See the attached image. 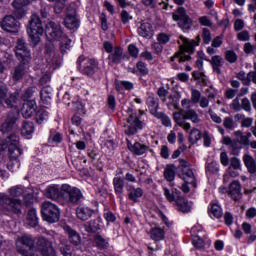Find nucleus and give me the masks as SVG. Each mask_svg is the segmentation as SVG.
Masks as SVG:
<instances>
[{
    "mask_svg": "<svg viewBox=\"0 0 256 256\" xmlns=\"http://www.w3.org/2000/svg\"><path fill=\"white\" fill-rule=\"evenodd\" d=\"M45 34L48 41H60L61 53H67L71 49V39L67 35L63 34V28L61 24H57L50 21L46 24Z\"/></svg>",
    "mask_w": 256,
    "mask_h": 256,
    "instance_id": "obj_1",
    "label": "nucleus"
},
{
    "mask_svg": "<svg viewBox=\"0 0 256 256\" xmlns=\"http://www.w3.org/2000/svg\"><path fill=\"white\" fill-rule=\"evenodd\" d=\"M8 151H9V162L7 167L9 171L15 172L21 167V162L19 157L23 155V150L21 149V144H19V136L12 135L7 139Z\"/></svg>",
    "mask_w": 256,
    "mask_h": 256,
    "instance_id": "obj_2",
    "label": "nucleus"
},
{
    "mask_svg": "<svg viewBox=\"0 0 256 256\" xmlns=\"http://www.w3.org/2000/svg\"><path fill=\"white\" fill-rule=\"evenodd\" d=\"M178 44L180 50L175 53L171 60L178 61V63H185V61H189L191 59V57L185 53H193V51H195V47H198L199 45V36L196 40H190L184 36H180Z\"/></svg>",
    "mask_w": 256,
    "mask_h": 256,
    "instance_id": "obj_3",
    "label": "nucleus"
},
{
    "mask_svg": "<svg viewBox=\"0 0 256 256\" xmlns=\"http://www.w3.org/2000/svg\"><path fill=\"white\" fill-rule=\"evenodd\" d=\"M27 33L34 47H36V45H39V43H41V37H43V33H45V29L43 28V23L41 22V18L37 14H32L30 21L27 25Z\"/></svg>",
    "mask_w": 256,
    "mask_h": 256,
    "instance_id": "obj_4",
    "label": "nucleus"
},
{
    "mask_svg": "<svg viewBox=\"0 0 256 256\" xmlns=\"http://www.w3.org/2000/svg\"><path fill=\"white\" fill-rule=\"evenodd\" d=\"M16 251L23 256L35 255V240L29 234L18 236L15 240Z\"/></svg>",
    "mask_w": 256,
    "mask_h": 256,
    "instance_id": "obj_5",
    "label": "nucleus"
},
{
    "mask_svg": "<svg viewBox=\"0 0 256 256\" xmlns=\"http://www.w3.org/2000/svg\"><path fill=\"white\" fill-rule=\"evenodd\" d=\"M21 207H23V201H21V199L11 198L8 195L0 194V208L3 213L21 215Z\"/></svg>",
    "mask_w": 256,
    "mask_h": 256,
    "instance_id": "obj_6",
    "label": "nucleus"
},
{
    "mask_svg": "<svg viewBox=\"0 0 256 256\" xmlns=\"http://www.w3.org/2000/svg\"><path fill=\"white\" fill-rule=\"evenodd\" d=\"M143 113L140 111V113L132 112L128 118L127 123L125 125L124 133L125 135H135L139 131L143 129V121H141V116Z\"/></svg>",
    "mask_w": 256,
    "mask_h": 256,
    "instance_id": "obj_7",
    "label": "nucleus"
},
{
    "mask_svg": "<svg viewBox=\"0 0 256 256\" xmlns=\"http://www.w3.org/2000/svg\"><path fill=\"white\" fill-rule=\"evenodd\" d=\"M62 198L67 203H72L73 205H78V203L83 198V192L77 187H72L69 184H62Z\"/></svg>",
    "mask_w": 256,
    "mask_h": 256,
    "instance_id": "obj_8",
    "label": "nucleus"
},
{
    "mask_svg": "<svg viewBox=\"0 0 256 256\" xmlns=\"http://www.w3.org/2000/svg\"><path fill=\"white\" fill-rule=\"evenodd\" d=\"M41 213L42 219L48 223H57L61 217L59 207L49 201L42 204Z\"/></svg>",
    "mask_w": 256,
    "mask_h": 256,
    "instance_id": "obj_9",
    "label": "nucleus"
},
{
    "mask_svg": "<svg viewBox=\"0 0 256 256\" xmlns=\"http://www.w3.org/2000/svg\"><path fill=\"white\" fill-rule=\"evenodd\" d=\"M104 51L106 53H109L108 55V65H119L121 61L123 60V48L116 46H113V43L110 41H105L103 43Z\"/></svg>",
    "mask_w": 256,
    "mask_h": 256,
    "instance_id": "obj_10",
    "label": "nucleus"
},
{
    "mask_svg": "<svg viewBox=\"0 0 256 256\" xmlns=\"http://www.w3.org/2000/svg\"><path fill=\"white\" fill-rule=\"evenodd\" d=\"M5 103L9 109H13L14 112H10L8 117H15V123H17V117H19V111H21V99H19V92L9 94L4 97L2 103Z\"/></svg>",
    "mask_w": 256,
    "mask_h": 256,
    "instance_id": "obj_11",
    "label": "nucleus"
},
{
    "mask_svg": "<svg viewBox=\"0 0 256 256\" xmlns=\"http://www.w3.org/2000/svg\"><path fill=\"white\" fill-rule=\"evenodd\" d=\"M78 67H82V73L91 77L97 73L99 69V63L93 58H85V56H80L77 59Z\"/></svg>",
    "mask_w": 256,
    "mask_h": 256,
    "instance_id": "obj_12",
    "label": "nucleus"
},
{
    "mask_svg": "<svg viewBox=\"0 0 256 256\" xmlns=\"http://www.w3.org/2000/svg\"><path fill=\"white\" fill-rule=\"evenodd\" d=\"M172 17L178 23L180 29L184 31H189L193 27V20L187 15V10L183 7L178 8Z\"/></svg>",
    "mask_w": 256,
    "mask_h": 256,
    "instance_id": "obj_13",
    "label": "nucleus"
},
{
    "mask_svg": "<svg viewBox=\"0 0 256 256\" xmlns=\"http://www.w3.org/2000/svg\"><path fill=\"white\" fill-rule=\"evenodd\" d=\"M37 250L43 256H57L53 243L45 237H40L37 241Z\"/></svg>",
    "mask_w": 256,
    "mask_h": 256,
    "instance_id": "obj_14",
    "label": "nucleus"
},
{
    "mask_svg": "<svg viewBox=\"0 0 256 256\" xmlns=\"http://www.w3.org/2000/svg\"><path fill=\"white\" fill-rule=\"evenodd\" d=\"M16 56L21 63H31V51L27 49L25 40H18L16 45Z\"/></svg>",
    "mask_w": 256,
    "mask_h": 256,
    "instance_id": "obj_15",
    "label": "nucleus"
},
{
    "mask_svg": "<svg viewBox=\"0 0 256 256\" xmlns=\"http://www.w3.org/2000/svg\"><path fill=\"white\" fill-rule=\"evenodd\" d=\"M180 169V179H183L184 183H190V185H192L193 187H197V182L195 181V174L193 173V170L189 168L185 160H182Z\"/></svg>",
    "mask_w": 256,
    "mask_h": 256,
    "instance_id": "obj_16",
    "label": "nucleus"
},
{
    "mask_svg": "<svg viewBox=\"0 0 256 256\" xmlns=\"http://www.w3.org/2000/svg\"><path fill=\"white\" fill-rule=\"evenodd\" d=\"M0 27L7 33H19V22L11 15L3 18L0 22Z\"/></svg>",
    "mask_w": 256,
    "mask_h": 256,
    "instance_id": "obj_17",
    "label": "nucleus"
},
{
    "mask_svg": "<svg viewBox=\"0 0 256 256\" xmlns=\"http://www.w3.org/2000/svg\"><path fill=\"white\" fill-rule=\"evenodd\" d=\"M64 25L66 29H79V18H77V10L68 9L66 17L64 19Z\"/></svg>",
    "mask_w": 256,
    "mask_h": 256,
    "instance_id": "obj_18",
    "label": "nucleus"
},
{
    "mask_svg": "<svg viewBox=\"0 0 256 256\" xmlns=\"http://www.w3.org/2000/svg\"><path fill=\"white\" fill-rule=\"evenodd\" d=\"M35 0H14L12 2V6L16 9L13 13L16 19H23L25 17V9L23 7H27V5H31V3Z\"/></svg>",
    "mask_w": 256,
    "mask_h": 256,
    "instance_id": "obj_19",
    "label": "nucleus"
},
{
    "mask_svg": "<svg viewBox=\"0 0 256 256\" xmlns=\"http://www.w3.org/2000/svg\"><path fill=\"white\" fill-rule=\"evenodd\" d=\"M173 119L176 125L184 129V131H189V129H191V124L187 122V115L185 114V110L181 109L178 112H174Z\"/></svg>",
    "mask_w": 256,
    "mask_h": 256,
    "instance_id": "obj_20",
    "label": "nucleus"
},
{
    "mask_svg": "<svg viewBox=\"0 0 256 256\" xmlns=\"http://www.w3.org/2000/svg\"><path fill=\"white\" fill-rule=\"evenodd\" d=\"M63 190L59 187V184H52L46 187L44 190V195L47 199H52L53 201H57L60 197H63Z\"/></svg>",
    "mask_w": 256,
    "mask_h": 256,
    "instance_id": "obj_21",
    "label": "nucleus"
},
{
    "mask_svg": "<svg viewBox=\"0 0 256 256\" xmlns=\"http://www.w3.org/2000/svg\"><path fill=\"white\" fill-rule=\"evenodd\" d=\"M8 193L11 195V197H24L25 200L33 199V194H31L27 188L21 185L11 187L8 190Z\"/></svg>",
    "mask_w": 256,
    "mask_h": 256,
    "instance_id": "obj_22",
    "label": "nucleus"
},
{
    "mask_svg": "<svg viewBox=\"0 0 256 256\" xmlns=\"http://www.w3.org/2000/svg\"><path fill=\"white\" fill-rule=\"evenodd\" d=\"M27 64L28 63L21 62V64L14 68L12 72L13 81H21V79L29 75V66H27Z\"/></svg>",
    "mask_w": 256,
    "mask_h": 256,
    "instance_id": "obj_23",
    "label": "nucleus"
},
{
    "mask_svg": "<svg viewBox=\"0 0 256 256\" xmlns=\"http://www.w3.org/2000/svg\"><path fill=\"white\" fill-rule=\"evenodd\" d=\"M35 111H37V102L35 100H29L23 103L21 113L25 119H31Z\"/></svg>",
    "mask_w": 256,
    "mask_h": 256,
    "instance_id": "obj_24",
    "label": "nucleus"
},
{
    "mask_svg": "<svg viewBox=\"0 0 256 256\" xmlns=\"http://www.w3.org/2000/svg\"><path fill=\"white\" fill-rule=\"evenodd\" d=\"M137 33L144 39H151L153 35H155V30H153V25H151V23L142 22L137 29Z\"/></svg>",
    "mask_w": 256,
    "mask_h": 256,
    "instance_id": "obj_25",
    "label": "nucleus"
},
{
    "mask_svg": "<svg viewBox=\"0 0 256 256\" xmlns=\"http://www.w3.org/2000/svg\"><path fill=\"white\" fill-rule=\"evenodd\" d=\"M65 233L68 235L69 242L73 247H76V249L81 248V235L78 234L77 231L74 229L70 228L69 226L64 227Z\"/></svg>",
    "mask_w": 256,
    "mask_h": 256,
    "instance_id": "obj_26",
    "label": "nucleus"
},
{
    "mask_svg": "<svg viewBox=\"0 0 256 256\" xmlns=\"http://www.w3.org/2000/svg\"><path fill=\"white\" fill-rule=\"evenodd\" d=\"M127 145H128L129 151H131L133 155L141 156V155H145V153L149 151V146L141 142H135L134 144H132L131 142H128Z\"/></svg>",
    "mask_w": 256,
    "mask_h": 256,
    "instance_id": "obj_27",
    "label": "nucleus"
},
{
    "mask_svg": "<svg viewBox=\"0 0 256 256\" xmlns=\"http://www.w3.org/2000/svg\"><path fill=\"white\" fill-rule=\"evenodd\" d=\"M228 195H230L234 201H239L241 197H243V194H241V184L239 181L235 180L230 184Z\"/></svg>",
    "mask_w": 256,
    "mask_h": 256,
    "instance_id": "obj_28",
    "label": "nucleus"
},
{
    "mask_svg": "<svg viewBox=\"0 0 256 256\" xmlns=\"http://www.w3.org/2000/svg\"><path fill=\"white\" fill-rule=\"evenodd\" d=\"M76 217L80 219V221H89V219L93 217V209L87 206H79L76 209Z\"/></svg>",
    "mask_w": 256,
    "mask_h": 256,
    "instance_id": "obj_29",
    "label": "nucleus"
},
{
    "mask_svg": "<svg viewBox=\"0 0 256 256\" xmlns=\"http://www.w3.org/2000/svg\"><path fill=\"white\" fill-rule=\"evenodd\" d=\"M243 163L248 171V173H251V175H255L256 173V162L255 158L253 156L246 154L243 156Z\"/></svg>",
    "mask_w": 256,
    "mask_h": 256,
    "instance_id": "obj_30",
    "label": "nucleus"
},
{
    "mask_svg": "<svg viewBox=\"0 0 256 256\" xmlns=\"http://www.w3.org/2000/svg\"><path fill=\"white\" fill-rule=\"evenodd\" d=\"M224 63L225 60H223V57L219 55L213 56L210 60V65L212 66L214 73H217V75H221V67H223Z\"/></svg>",
    "mask_w": 256,
    "mask_h": 256,
    "instance_id": "obj_31",
    "label": "nucleus"
},
{
    "mask_svg": "<svg viewBox=\"0 0 256 256\" xmlns=\"http://www.w3.org/2000/svg\"><path fill=\"white\" fill-rule=\"evenodd\" d=\"M149 235L152 241H163L165 239V230L160 227H153L150 229Z\"/></svg>",
    "mask_w": 256,
    "mask_h": 256,
    "instance_id": "obj_32",
    "label": "nucleus"
},
{
    "mask_svg": "<svg viewBox=\"0 0 256 256\" xmlns=\"http://www.w3.org/2000/svg\"><path fill=\"white\" fill-rule=\"evenodd\" d=\"M176 205H177L178 211H181V213L191 212V204H189V201L185 200V198L183 197L176 198Z\"/></svg>",
    "mask_w": 256,
    "mask_h": 256,
    "instance_id": "obj_33",
    "label": "nucleus"
},
{
    "mask_svg": "<svg viewBox=\"0 0 256 256\" xmlns=\"http://www.w3.org/2000/svg\"><path fill=\"white\" fill-rule=\"evenodd\" d=\"M33 133H35V124L33 122H24L21 128V135L27 139H31Z\"/></svg>",
    "mask_w": 256,
    "mask_h": 256,
    "instance_id": "obj_34",
    "label": "nucleus"
},
{
    "mask_svg": "<svg viewBox=\"0 0 256 256\" xmlns=\"http://www.w3.org/2000/svg\"><path fill=\"white\" fill-rule=\"evenodd\" d=\"M26 223L29 227H37L39 223V218H37V210L31 208L27 213Z\"/></svg>",
    "mask_w": 256,
    "mask_h": 256,
    "instance_id": "obj_35",
    "label": "nucleus"
},
{
    "mask_svg": "<svg viewBox=\"0 0 256 256\" xmlns=\"http://www.w3.org/2000/svg\"><path fill=\"white\" fill-rule=\"evenodd\" d=\"M113 185H114V191H115L116 195H118V197H121V195H123V189L125 187L123 178L115 177L113 179Z\"/></svg>",
    "mask_w": 256,
    "mask_h": 256,
    "instance_id": "obj_36",
    "label": "nucleus"
},
{
    "mask_svg": "<svg viewBox=\"0 0 256 256\" xmlns=\"http://www.w3.org/2000/svg\"><path fill=\"white\" fill-rule=\"evenodd\" d=\"M210 217H214L215 219H221L223 217V209L219 204H211V208L209 209Z\"/></svg>",
    "mask_w": 256,
    "mask_h": 256,
    "instance_id": "obj_37",
    "label": "nucleus"
},
{
    "mask_svg": "<svg viewBox=\"0 0 256 256\" xmlns=\"http://www.w3.org/2000/svg\"><path fill=\"white\" fill-rule=\"evenodd\" d=\"M94 243L98 249H107L109 247V239H105L99 234L94 236Z\"/></svg>",
    "mask_w": 256,
    "mask_h": 256,
    "instance_id": "obj_38",
    "label": "nucleus"
},
{
    "mask_svg": "<svg viewBox=\"0 0 256 256\" xmlns=\"http://www.w3.org/2000/svg\"><path fill=\"white\" fill-rule=\"evenodd\" d=\"M63 141V135L59 132H50V136L48 138L49 145H52V147H55V145H59Z\"/></svg>",
    "mask_w": 256,
    "mask_h": 256,
    "instance_id": "obj_39",
    "label": "nucleus"
},
{
    "mask_svg": "<svg viewBox=\"0 0 256 256\" xmlns=\"http://www.w3.org/2000/svg\"><path fill=\"white\" fill-rule=\"evenodd\" d=\"M185 115H186V121H191L192 123H200L201 118H199V114H197V111L194 109H188L185 110Z\"/></svg>",
    "mask_w": 256,
    "mask_h": 256,
    "instance_id": "obj_40",
    "label": "nucleus"
},
{
    "mask_svg": "<svg viewBox=\"0 0 256 256\" xmlns=\"http://www.w3.org/2000/svg\"><path fill=\"white\" fill-rule=\"evenodd\" d=\"M49 119V112L45 110V108H40L36 112V123H39L41 125L42 123H45Z\"/></svg>",
    "mask_w": 256,
    "mask_h": 256,
    "instance_id": "obj_41",
    "label": "nucleus"
},
{
    "mask_svg": "<svg viewBox=\"0 0 256 256\" xmlns=\"http://www.w3.org/2000/svg\"><path fill=\"white\" fill-rule=\"evenodd\" d=\"M141 197H143V189L141 188H133L128 194V199L134 203H137Z\"/></svg>",
    "mask_w": 256,
    "mask_h": 256,
    "instance_id": "obj_42",
    "label": "nucleus"
},
{
    "mask_svg": "<svg viewBox=\"0 0 256 256\" xmlns=\"http://www.w3.org/2000/svg\"><path fill=\"white\" fill-rule=\"evenodd\" d=\"M84 227L87 233H95V231H99V229H101V225H99L97 220H91L88 224L84 225Z\"/></svg>",
    "mask_w": 256,
    "mask_h": 256,
    "instance_id": "obj_43",
    "label": "nucleus"
},
{
    "mask_svg": "<svg viewBox=\"0 0 256 256\" xmlns=\"http://www.w3.org/2000/svg\"><path fill=\"white\" fill-rule=\"evenodd\" d=\"M41 101L46 105L51 103V88L44 87L40 92Z\"/></svg>",
    "mask_w": 256,
    "mask_h": 256,
    "instance_id": "obj_44",
    "label": "nucleus"
},
{
    "mask_svg": "<svg viewBox=\"0 0 256 256\" xmlns=\"http://www.w3.org/2000/svg\"><path fill=\"white\" fill-rule=\"evenodd\" d=\"M206 173H208L209 175L219 173V163L217 161L206 163Z\"/></svg>",
    "mask_w": 256,
    "mask_h": 256,
    "instance_id": "obj_45",
    "label": "nucleus"
},
{
    "mask_svg": "<svg viewBox=\"0 0 256 256\" xmlns=\"http://www.w3.org/2000/svg\"><path fill=\"white\" fill-rule=\"evenodd\" d=\"M146 105L150 109L151 113H155V111H157V109L159 108V102H157V100H155V97L151 95L147 97Z\"/></svg>",
    "mask_w": 256,
    "mask_h": 256,
    "instance_id": "obj_46",
    "label": "nucleus"
},
{
    "mask_svg": "<svg viewBox=\"0 0 256 256\" xmlns=\"http://www.w3.org/2000/svg\"><path fill=\"white\" fill-rule=\"evenodd\" d=\"M201 137H202L201 131L197 128H193L189 134V141L190 143L195 144L197 143V141L201 140Z\"/></svg>",
    "mask_w": 256,
    "mask_h": 256,
    "instance_id": "obj_47",
    "label": "nucleus"
},
{
    "mask_svg": "<svg viewBox=\"0 0 256 256\" xmlns=\"http://www.w3.org/2000/svg\"><path fill=\"white\" fill-rule=\"evenodd\" d=\"M60 253L63 256H73V250L71 249V245L65 244V242L61 241L59 245Z\"/></svg>",
    "mask_w": 256,
    "mask_h": 256,
    "instance_id": "obj_48",
    "label": "nucleus"
},
{
    "mask_svg": "<svg viewBox=\"0 0 256 256\" xmlns=\"http://www.w3.org/2000/svg\"><path fill=\"white\" fill-rule=\"evenodd\" d=\"M164 177L166 181H173L175 179V167L168 165L164 170Z\"/></svg>",
    "mask_w": 256,
    "mask_h": 256,
    "instance_id": "obj_49",
    "label": "nucleus"
},
{
    "mask_svg": "<svg viewBox=\"0 0 256 256\" xmlns=\"http://www.w3.org/2000/svg\"><path fill=\"white\" fill-rule=\"evenodd\" d=\"M192 244L196 249H203V247H205V240L199 235H196L192 239Z\"/></svg>",
    "mask_w": 256,
    "mask_h": 256,
    "instance_id": "obj_50",
    "label": "nucleus"
},
{
    "mask_svg": "<svg viewBox=\"0 0 256 256\" xmlns=\"http://www.w3.org/2000/svg\"><path fill=\"white\" fill-rule=\"evenodd\" d=\"M35 87H30L24 91V93L21 96V99L24 101V103H27L31 97L35 94Z\"/></svg>",
    "mask_w": 256,
    "mask_h": 256,
    "instance_id": "obj_51",
    "label": "nucleus"
},
{
    "mask_svg": "<svg viewBox=\"0 0 256 256\" xmlns=\"http://www.w3.org/2000/svg\"><path fill=\"white\" fill-rule=\"evenodd\" d=\"M198 23L202 25V27H213V22L209 16H201L198 18Z\"/></svg>",
    "mask_w": 256,
    "mask_h": 256,
    "instance_id": "obj_52",
    "label": "nucleus"
},
{
    "mask_svg": "<svg viewBox=\"0 0 256 256\" xmlns=\"http://www.w3.org/2000/svg\"><path fill=\"white\" fill-rule=\"evenodd\" d=\"M104 219L107 221V223H115L117 221V217L111 210H105L103 214Z\"/></svg>",
    "mask_w": 256,
    "mask_h": 256,
    "instance_id": "obj_53",
    "label": "nucleus"
},
{
    "mask_svg": "<svg viewBox=\"0 0 256 256\" xmlns=\"http://www.w3.org/2000/svg\"><path fill=\"white\" fill-rule=\"evenodd\" d=\"M164 191V196L167 199V201H169V203H177V198L175 197V194H173V192H171V190H169V188H163Z\"/></svg>",
    "mask_w": 256,
    "mask_h": 256,
    "instance_id": "obj_54",
    "label": "nucleus"
},
{
    "mask_svg": "<svg viewBox=\"0 0 256 256\" xmlns=\"http://www.w3.org/2000/svg\"><path fill=\"white\" fill-rule=\"evenodd\" d=\"M244 53H246V55H255L256 46L254 44H251L250 42L245 43L244 44Z\"/></svg>",
    "mask_w": 256,
    "mask_h": 256,
    "instance_id": "obj_55",
    "label": "nucleus"
},
{
    "mask_svg": "<svg viewBox=\"0 0 256 256\" xmlns=\"http://www.w3.org/2000/svg\"><path fill=\"white\" fill-rule=\"evenodd\" d=\"M157 117L159 120H161L164 127H171V118H169V116L165 115L164 113H159Z\"/></svg>",
    "mask_w": 256,
    "mask_h": 256,
    "instance_id": "obj_56",
    "label": "nucleus"
},
{
    "mask_svg": "<svg viewBox=\"0 0 256 256\" xmlns=\"http://www.w3.org/2000/svg\"><path fill=\"white\" fill-rule=\"evenodd\" d=\"M120 17L123 25H127V23H129L133 19V16H131V14H129L127 10H122L120 13Z\"/></svg>",
    "mask_w": 256,
    "mask_h": 256,
    "instance_id": "obj_57",
    "label": "nucleus"
},
{
    "mask_svg": "<svg viewBox=\"0 0 256 256\" xmlns=\"http://www.w3.org/2000/svg\"><path fill=\"white\" fill-rule=\"evenodd\" d=\"M202 39L205 45H209L211 43V31L209 29L203 28Z\"/></svg>",
    "mask_w": 256,
    "mask_h": 256,
    "instance_id": "obj_58",
    "label": "nucleus"
},
{
    "mask_svg": "<svg viewBox=\"0 0 256 256\" xmlns=\"http://www.w3.org/2000/svg\"><path fill=\"white\" fill-rule=\"evenodd\" d=\"M223 126L225 127V129L233 131V129H235V122L233 121V118L226 117L223 121Z\"/></svg>",
    "mask_w": 256,
    "mask_h": 256,
    "instance_id": "obj_59",
    "label": "nucleus"
},
{
    "mask_svg": "<svg viewBox=\"0 0 256 256\" xmlns=\"http://www.w3.org/2000/svg\"><path fill=\"white\" fill-rule=\"evenodd\" d=\"M201 92L197 89H192L191 90V101L194 104L199 103V100L201 99Z\"/></svg>",
    "mask_w": 256,
    "mask_h": 256,
    "instance_id": "obj_60",
    "label": "nucleus"
},
{
    "mask_svg": "<svg viewBox=\"0 0 256 256\" xmlns=\"http://www.w3.org/2000/svg\"><path fill=\"white\" fill-rule=\"evenodd\" d=\"M136 69H138V71H139V73H141V75H148V73H149L147 64H145L144 62H141V61L136 64Z\"/></svg>",
    "mask_w": 256,
    "mask_h": 256,
    "instance_id": "obj_61",
    "label": "nucleus"
},
{
    "mask_svg": "<svg viewBox=\"0 0 256 256\" xmlns=\"http://www.w3.org/2000/svg\"><path fill=\"white\" fill-rule=\"evenodd\" d=\"M170 40H171V38L169 37V35H167L165 33H160L157 35V41L161 45H167V43H169Z\"/></svg>",
    "mask_w": 256,
    "mask_h": 256,
    "instance_id": "obj_62",
    "label": "nucleus"
},
{
    "mask_svg": "<svg viewBox=\"0 0 256 256\" xmlns=\"http://www.w3.org/2000/svg\"><path fill=\"white\" fill-rule=\"evenodd\" d=\"M225 59L228 61V63H235V61H237V54L231 50L226 51Z\"/></svg>",
    "mask_w": 256,
    "mask_h": 256,
    "instance_id": "obj_63",
    "label": "nucleus"
},
{
    "mask_svg": "<svg viewBox=\"0 0 256 256\" xmlns=\"http://www.w3.org/2000/svg\"><path fill=\"white\" fill-rule=\"evenodd\" d=\"M229 168L241 171V160L236 157L231 158Z\"/></svg>",
    "mask_w": 256,
    "mask_h": 256,
    "instance_id": "obj_64",
    "label": "nucleus"
}]
</instances>
